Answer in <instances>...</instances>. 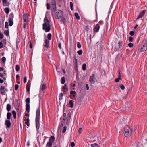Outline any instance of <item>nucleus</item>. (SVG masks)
Instances as JSON below:
<instances>
[{"label": "nucleus", "mask_w": 147, "mask_h": 147, "mask_svg": "<svg viewBox=\"0 0 147 147\" xmlns=\"http://www.w3.org/2000/svg\"><path fill=\"white\" fill-rule=\"evenodd\" d=\"M26 104H29L30 102V98H27L26 100Z\"/></svg>", "instance_id": "nucleus-36"}, {"label": "nucleus", "mask_w": 147, "mask_h": 147, "mask_svg": "<svg viewBox=\"0 0 147 147\" xmlns=\"http://www.w3.org/2000/svg\"><path fill=\"white\" fill-rule=\"evenodd\" d=\"M75 68L78 67L77 60L76 57H75Z\"/></svg>", "instance_id": "nucleus-39"}, {"label": "nucleus", "mask_w": 147, "mask_h": 147, "mask_svg": "<svg viewBox=\"0 0 147 147\" xmlns=\"http://www.w3.org/2000/svg\"><path fill=\"white\" fill-rule=\"evenodd\" d=\"M23 18L24 22L27 23L29 20V18L27 14H24L23 16Z\"/></svg>", "instance_id": "nucleus-9"}, {"label": "nucleus", "mask_w": 147, "mask_h": 147, "mask_svg": "<svg viewBox=\"0 0 147 147\" xmlns=\"http://www.w3.org/2000/svg\"><path fill=\"white\" fill-rule=\"evenodd\" d=\"M55 139V138L54 136H51L50 137L49 139V142H52L54 141Z\"/></svg>", "instance_id": "nucleus-20"}, {"label": "nucleus", "mask_w": 147, "mask_h": 147, "mask_svg": "<svg viewBox=\"0 0 147 147\" xmlns=\"http://www.w3.org/2000/svg\"><path fill=\"white\" fill-rule=\"evenodd\" d=\"M11 116V113L10 112H8L7 114V120H10Z\"/></svg>", "instance_id": "nucleus-22"}, {"label": "nucleus", "mask_w": 147, "mask_h": 147, "mask_svg": "<svg viewBox=\"0 0 147 147\" xmlns=\"http://www.w3.org/2000/svg\"><path fill=\"white\" fill-rule=\"evenodd\" d=\"M9 25L10 26H12L13 24V20H9Z\"/></svg>", "instance_id": "nucleus-32"}, {"label": "nucleus", "mask_w": 147, "mask_h": 147, "mask_svg": "<svg viewBox=\"0 0 147 147\" xmlns=\"http://www.w3.org/2000/svg\"><path fill=\"white\" fill-rule=\"evenodd\" d=\"M51 4L53 7L51 9V11L52 12L55 11L56 9V2L55 0H52L51 2Z\"/></svg>", "instance_id": "nucleus-5"}, {"label": "nucleus", "mask_w": 147, "mask_h": 147, "mask_svg": "<svg viewBox=\"0 0 147 147\" xmlns=\"http://www.w3.org/2000/svg\"><path fill=\"white\" fill-rule=\"evenodd\" d=\"M128 46L129 47H132L133 46V43H129L128 44Z\"/></svg>", "instance_id": "nucleus-51"}, {"label": "nucleus", "mask_w": 147, "mask_h": 147, "mask_svg": "<svg viewBox=\"0 0 147 147\" xmlns=\"http://www.w3.org/2000/svg\"><path fill=\"white\" fill-rule=\"evenodd\" d=\"M100 28V26L99 25V24H97L94 27V32L96 33L98 32Z\"/></svg>", "instance_id": "nucleus-11"}, {"label": "nucleus", "mask_w": 147, "mask_h": 147, "mask_svg": "<svg viewBox=\"0 0 147 147\" xmlns=\"http://www.w3.org/2000/svg\"><path fill=\"white\" fill-rule=\"evenodd\" d=\"M44 23L43 24V29L45 32H49L51 30V26L48 20L45 17L44 19Z\"/></svg>", "instance_id": "nucleus-1"}, {"label": "nucleus", "mask_w": 147, "mask_h": 147, "mask_svg": "<svg viewBox=\"0 0 147 147\" xmlns=\"http://www.w3.org/2000/svg\"><path fill=\"white\" fill-rule=\"evenodd\" d=\"M12 114L13 115L14 119H16V115L15 111L14 110H13L12 111Z\"/></svg>", "instance_id": "nucleus-35"}, {"label": "nucleus", "mask_w": 147, "mask_h": 147, "mask_svg": "<svg viewBox=\"0 0 147 147\" xmlns=\"http://www.w3.org/2000/svg\"><path fill=\"white\" fill-rule=\"evenodd\" d=\"M29 47H30V48L31 49L32 48V47H33L32 44V43L31 41H30V43Z\"/></svg>", "instance_id": "nucleus-64"}, {"label": "nucleus", "mask_w": 147, "mask_h": 147, "mask_svg": "<svg viewBox=\"0 0 147 147\" xmlns=\"http://www.w3.org/2000/svg\"><path fill=\"white\" fill-rule=\"evenodd\" d=\"M61 81L62 84H64L65 81V77H63L61 78Z\"/></svg>", "instance_id": "nucleus-17"}, {"label": "nucleus", "mask_w": 147, "mask_h": 147, "mask_svg": "<svg viewBox=\"0 0 147 147\" xmlns=\"http://www.w3.org/2000/svg\"><path fill=\"white\" fill-rule=\"evenodd\" d=\"M71 113H70V112H69L68 113V114L67 115V119H68L67 121H68L69 119V120H70V119L71 118Z\"/></svg>", "instance_id": "nucleus-40"}, {"label": "nucleus", "mask_w": 147, "mask_h": 147, "mask_svg": "<svg viewBox=\"0 0 147 147\" xmlns=\"http://www.w3.org/2000/svg\"><path fill=\"white\" fill-rule=\"evenodd\" d=\"M134 34V31H131L130 32V34L131 36H133Z\"/></svg>", "instance_id": "nucleus-59"}, {"label": "nucleus", "mask_w": 147, "mask_h": 147, "mask_svg": "<svg viewBox=\"0 0 147 147\" xmlns=\"http://www.w3.org/2000/svg\"><path fill=\"white\" fill-rule=\"evenodd\" d=\"M63 89H66L67 91L68 90V87L67 85L66 84H64V86L63 87Z\"/></svg>", "instance_id": "nucleus-41"}, {"label": "nucleus", "mask_w": 147, "mask_h": 147, "mask_svg": "<svg viewBox=\"0 0 147 147\" xmlns=\"http://www.w3.org/2000/svg\"><path fill=\"white\" fill-rule=\"evenodd\" d=\"M3 38V35L2 33H0V40Z\"/></svg>", "instance_id": "nucleus-52"}, {"label": "nucleus", "mask_w": 147, "mask_h": 147, "mask_svg": "<svg viewBox=\"0 0 147 147\" xmlns=\"http://www.w3.org/2000/svg\"><path fill=\"white\" fill-rule=\"evenodd\" d=\"M77 47L78 48H80L81 47V45L79 42H77Z\"/></svg>", "instance_id": "nucleus-46"}, {"label": "nucleus", "mask_w": 147, "mask_h": 147, "mask_svg": "<svg viewBox=\"0 0 147 147\" xmlns=\"http://www.w3.org/2000/svg\"><path fill=\"white\" fill-rule=\"evenodd\" d=\"M74 15L76 18L77 20H79L80 19V16L77 13H75Z\"/></svg>", "instance_id": "nucleus-26"}, {"label": "nucleus", "mask_w": 147, "mask_h": 147, "mask_svg": "<svg viewBox=\"0 0 147 147\" xmlns=\"http://www.w3.org/2000/svg\"><path fill=\"white\" fill-rule=\"evenodd\" d=\"M47 8V9L49 10L50 8V4L49 3H47L46 4Z\"/></svg>", "instance_id": "nucleus-44"}, {"label": "nucleus", "mask_w": 147, "mask_h": 147, "mask_svg": "<svg viewBox=\"0 0 147 147\" xmlns=\"http://www.w3.org/2000/svg\"><path fill=\"white\" fill-rule=\"evenodd\" d=\"M16 70V71L18 72L20 69V67L18 65H17L15 67Z\"/></svg>", "instance_id": "nucleus-28"}, {"label": "nucleus", "mask_w": 147, "mask_h": 147, "mask_svg": "<svg viewBox=\"0 0 147 147\" xmlns=\"http://www.w3.org/2000/svg\"><path fill=\"white\" fill-rule=\"evenodd\" d=\"M146 11V10H144L142 11H141L140 13L139 14L136 20H137L138 19H139L140 18H142V17L144 16L145 14Z\"/></svg>", "instance_id": "nucleus-7"}, {"label": "nucleus", "mask_w": 147, "mask_h": 147, "mask_svg": "<svg viewBox=\"0 0 147 147\" xmlns=\"http://www.w3.org/2000/svg\"><path fill=\"white\" fill-rule=\"evenodd\" d=\"M6 13L8 14L9 12V9L8 7L5 8V9Z\"/></svg>", "instance_id": "nucleus-34"}, {"label": "nucleus", "mask_w": 147, "mask_h": 147, "mask_svg": "<svg viewBox=\"0 0 147 147\" xmlns=\"http://www.w3.org/2000/svg\"><path fill=\"white\" fill-rule=\"evenodd\" d=\"M14 106L15 107H17L19 106L18 101L17 99L15 100Z\"/></svg>", "instance_id": "nucleus-15"}, {"label": "nucleus", "mask_w": 147, "mask_h": 147, "mask_svg": "<svg viewBox=\"0 0 147 147\" xmlns=\"http://www.w3.org/2000/svg\"><path fill=\"white\" fill-rule=\"evenodd\" d=\"M96 79L95 74H93L92 75L90 76L89 81L91 84H94L95 82Z\"/></svg>", "instance_id": "nucleus-6"}, {"label": "nucleus", "mask_w": 147, "mask_h": 147, "mask_svg": "<svg viewBox=\"0 0 147 147\" xmlns=\"http://www.w3.org/2000/svg\"><path fill=\"white\" fill-rule=\"evenodd\" d=\"M147 49V45L145 44L143 45V47H141L139 50V52H142L145 51Z\"/></svg>", "instance_id": "nucleus-8"}, {"label": "nucleus", "mask_w": 147, "mask_h": 147, "mask_svg": "<svg viewBox=\"0 0 147 147\" xmlns=\"http://www.w3.org/2000/svg\"><path fill=\"white\" fill-rule=\"evenodd\" d=\"M63 94L62 93H61L59 94V100H61L62 99V98H63L62 97H63Z\"/></svg>", "instance_id": "nucleus-25"}, {"label": "nucleus", "mask_w": 147, "mask_h": 147, "mask_svg": "<svg viewBox=\"0 0 147 147\" xmlns=\"http://www.w3.org/2000/svg\"><path fill=\"white\" fill-rule=\"evenodd\" d=\"M3 47V44L2 42H0V49Z\"/></svg>", "instance_id": "nucleus-60"}, {"label": "nucleus", "mask_w": 147, "mask_h": 147, "mask_svg": "<svg viewBox=\"0 0 147 147\" xmlns=\"http://www.w3.org/2000/svg\"><path fill=\"white\" fill-rule=\"evenodd\" d=\"M132 134V130L131 128L127 126L125 127L124 131V135L126 137H129Z\"/></svg>", "instance_id": "nucleus-3"}, {"label": "nucleus", "mask_w": 147, "mask_h": 147, "mask_svg": "<svg viewBox=\"0 0 147 147\" xmlns=\"http://www.w3.org/2000/svg\"><path fill=\"white\" fill-rule=\"evenodd\" d=\"M14 16L13 13H11L9 16V20H13Z\"/></svg>", "instance_id": "nucleus-16"}, {"label": "nucleus", "mask_w": 147, "mask_h": 147, "mask_svg": "<svg viewBox=\"0 0 147 147\" xmlns=\"http://www.w3.org/2000/svg\"><path fill=\"white\" fill-rule=\"evenodd\" d=\"M51 34L50 33H49L47 35V38L48 39V40H49V41L51 39Z\"/></svg>", "instance_id": "nucleus-33"}, {"label": "nucleus", "mask_w": 147, "mask_h": 147, "mask_svg": "<svg viewBox=\"0 0 147 147\" xmlns=\"http://www.w3.org/2000/svg\"><path fill=\"white\" fill-rule=\"evenodd\" d=\"M2 61L3 62L5 63L6 60V58L5 57H3L2 59H1Z\"/></svg>", "instance_id": "nucleus-49"}, {"label": "nucleus", "mask_w": 147, "mask_h": 147, "mask_svg": "<svg viewBox=\"0 0 147 147\" xmlns=\"http://www.w3.org/2000/svg\"><path fill=\"white\" fill-rule=\"evenodd\" d=\"M55 18L57 19H59L63 17V12L61 10H59L55 13Z\"/></svg>", "instance_id": "nucleus-4"}, {"label": "nucleus", "mask_w": 147, "mask_h": 147, "mask_svg": "<svg viewBox=\"0 0 147 147\" xmlns=\"http://www.w3.org/2000/svg\"><path fill=\"white\" fill-rule=\"evenodd\" d=\"M11 106L10 104H7V105L6 109L9 112L10 111L11 109Z\"/></svg>", "instance_id": "nucleus-19"}, {"label": "nucleus", "mask_w": 147, "mask_h": 147, "mask_svg": "<svg viewBox=\"0 0 147 147\" xmlns=\"http://www.w3.org/2000/svg\"><path fill=\"white\" fill-rule=\"evenodd\" d=\"M5 89V87L4 86H1L0 90H1H1H4Z\"/></svg>", "instance_id": "nucleus-62"}, {"label": "nucleus", "mask_w": 147, "mask_h": 147, "mask_svg": "<svg viewBox=\"0 0 147 147\" xmlns=\"http://www.w3.org/2000/svg\"><path fill=\"white\" fill-rule=\"evenodd\" d=\"M71 9V10H73L74 9H73V4L72 2H71L70 3Z\"/></svg>", "instance_id": "nucleus-43"}, {"label": "nucleus", "mask_w": 147, "mask_h": 147, "mask_svg": "<svg viewBox=\"0 0 147 147\" xmlns=\"http://www.w3.org/2000/svg\"><path fill=\"white\" fill-rule=\"evenodd\" d=\"M121 78H119V77H118V78H116L115 79V82L116 83L118 82H119V80H121Z\"/></svg>", "instance_id": "nucleus-54"}, {"label": "nucleus", "mask_w": 147, "mask_h": 147, "mask_svg": "<svg viewBox=\"0 0 147 147\" xmlns=\"http://www.w3.org/2000/svg\"><path fill=\"white\" fill-rule=\"evenodd\" d=\"M90 26H86V27L85 30L86 31H88L89 30Z\"/></svg>", "instance_id": "nucleus-61"}, {"label": "nucleus", "mask_w": 147, "mask_h": 147, "mask_svg": "<svg viewBox=\"0 0 147 147\" xmlns=\"http://www.w3.org/2000/svg\"><path fill=\"white\" fill-rule=\"evenodd\" d=\"M52 145V142H48L47 144L46 145V147H51Z\"/></svg>", "instance_id": "nucleus-23"}, {"label": "nucleus", "mask_w": 147, "mask_h": 147, "mask_svg": "<svg viewBox=\"0 0 147 147\" xmlns=\"http://www.w3.org/2000/svg\"><path fill=\"white\" fill-rule=\"evenodd\" d=\"M61 18V21L64 24H65L66 22V19L64 17H62Z\"/></svg>", "instance_id": "nucleus-31"}, {"label": "nucleus", "mask_w": 147, "mask_h": 147, "mask_svg": "<svg viewBox=\"0 0 147 147\" xmlns=\"http://www.w3.org/2000/svg\"><path fill=\"white\" fill-rule=\"evenodd\" d=\"M103 24V21H100L98 23V24H99V25L100 26L101 25H102Z\"/></svg>", "instance_id": "nucleus-58"}, {"label": "nucleus", "mask_w": 147, "mask_h": 147, "mask_svg": "<svg viewBox=\"0 0 147 147\" xmlns=\"http://www.w3.org/2000/svg\"><path fill=\"white\" fill-rule=\"evenodd\" d=\"M120 87L122 90H124L125 88L123 84H121L120 86Z\"/></svg>", "instance_id": "nucleus-56"}, {"label": "nucleus", "mask_w": 147, "mask_h": 147, "mask_svg": "<svg viewBox=\"0 0 147 147\" xmlns=\"http://www.w3.org/2000/svg\"><path fill=\"white\" fill-rule=\"evenodd\" d=\"M45 44L43 45L45 47H46L47 48L48 47H49V41L47 39H46L45 40Z\"/></svg>", "instance_id": "nucleus-12"}, {"label": "nucleus", "mask_w": 147, "mask_h": 147, "mask_svg": "<svg viewBox=\"0 0 147 147\" xmlns=\"http://www.w3.org/2000/svg\"><path fill=\"white\" fill-rule=\"evenodd\" d=\"M75 146V144L74 142H71V146L72 147H74Z\"/></svg>", "instance_id": "nucleus-57"}, {"label": "nucleus", "mask_w": 147, "mask_h": 147, "mask_svg": "<svg viewBox=\"0 0 147 147\" xmlns=\"http://www.w3.org/2000/svg\"><path fill=\"white\" fill-rule=\"evenodd\" d=\"M138 146L137 144H132L129 147H138Z\"/></svg>", "instance_id": "nucleus-45"}, {"label": "nucleus", "mask_w": 147, "mask_h": 147, "mask_svg": "<svg viewBox=\"0 0 147 147\" xmlns=\"http://www.w3.org/2000/svg\"><path fill=\"white\" fill-rule=\"evenodd\" d=\"M5 124L7 128H10L11 125V123L10 120H6L5 121Z\"/></svg>", "instance_id": "nucleus-10"}, {"label": "nucleus", "mask_w": 147, "mask_h": 147, "mask_svg": "<svg viewBox=\"0 0 147 147\" xmlns=\"http://www.w3.org/2000/svg\"><path fill=\"white\" fill-rule=\"evenodd\" d=\"M5 28L7 29H8L9 27V25L8 22H5Z\"/></svg>", "instance_id": "nucleus-48"}, {"label": "nucleus", "mask_w": 147, "mask_h": 147, "mask_svg": "<svg viewBox=\"0 0 147 147\" xmlns=\"http://www.w3.org/2000/svg\"><path fill=\"white\" fill-rule=\"evenodd\" d=\"M118 43L119 44V48H121L123 45V41L122 40H120L118 42Z\"/></svg>", "instance_id": "nucleus-27"}, {"label": "nucleus", "mask_w": 147, "mask_h": 147, "mask_svg": "<svg viewBox=\"0 0 147 147\" xmlns=\"http://www.w3.org/2000/svg\"><path fill=\"white\" fill-rule=\"evenodd\" d=\"M70 94L71 95H73V97H75L76 96V92L75 91H73L72 90L71 91Z\"/></svg>", "instance_id": "nucleus-24"}, {"label": "nucleus", "mask_w": 147, "mask_h": 147, "mask_svg": "<svg viewBox=\"0 0 147 147\" xmlns=\"http://www.w3.org/2000/svg\"><path fill=\"white\" fill-rule=\"evenodd\" d=\"M40 108L39 106V108L36 111V117L35 121L36 123V128L37 130H38L40 127L39 119L40 117Z\"/></svg>", "instance_id": "nucleus-2"}, {"label": "nucleus", "mask_w": 147, "mask_h": 147, "mask_svg": "<svg viewBox=\"0 0 147 147\" xmlns=\"http://www.w3.org/2000/svg\"><path fill=\"white\" fill-rule=\"evenodd\" d=\"M29 121V118H27L26 119V121H25L24 123L28 127L30 126Z\"/></svg>", "instance_id": "nucleus-21"}, {"label": "nucleus", "mask_w": 147, "mask_h": 147, "mask_svg": "<svg viewBox=\"0 0 147 147\" xmlns=\"http://www.w3.org/2000/svg\"><path fill=\"white\" fill-rule=\"evenodd\" d=\"M30 104H26V111L28 113L30 111Z\"/></svg>", "instance_id": "nucleus-14"}, {"label": "nucleus", "mask_w": 147, "mask_h": 147, "mask_svg": "<svg viewBox=\"0 0 147 147\" xmlns=\"http://www.w3.org/2000/svg\"><path fill=\"white\" fill-rule=\"evenodd\" d=\"M1 94L3 95H4L5 94V91L4 90H0Z\"/></svg>", "instance_id": "nucleus-63"}, {"label": "nucleus", "mask_w": 147, "mask_h": 147, "mask_svg": "<svg viewBox=\"0 0 147 147\" xmlns=\"http://www.w3.org/2000/svg\"><path fill=\"white\" fill-rule=\"evenodd\" d=\"M4 33L7 36H9V32L8 30H5L4 32Z\"/></svg>", "instance_id": "nucleus-29"}, {"label": "nucleus", "mask_w": 147, "mask_h": 147, "mask_svg": "<svg viewBox=\"0 0 147 147\" xmlns=\"http://www.w3.org/2000/svg\"><path fill=\"white\" fill-rule=\"evenodd\" d=\"M92 147H98V145L96 143H94L91 144Z\"/></svg>", "instance_id": "nucleus-38"}, {"label": "nucleus", "mask_w": 147, "mask_h": 147, "mask_svg": "<svg viewBox=\"0 0 147 147\" xmlns=\"http://www.w3.org/2000/svg\"><path fill=\"white\" fill-rule=\"evenodd\" d=\"M19 88V85L18 84H15V89L17 90Z\"/></svg>", "instance_id": "nucleus-53"}, {"label": "nucleus", "mask_w": 147, "mask_h": 147, "mask_svg": "<svg viewBox=\"0 0 147 147\" xmlns=\"http://www.w3.org/2000/svg\"><path fill=\"white\" fill-rule=\"evenodd\" d=\"M77 53L78 55H80L82 54L83 51L82 50H80L78 51Z\"/></svg>", "instance_id": "nucleus-42"}, {"label": "nucleus", "mask_w": 147, "mask_h": 147, "mask_svg": "<svg viewBox=\"0 0 147 147\" xmlns=\"http://www.w3.org/2000/svg\"><path fill=\"white\" fill-rule=\"evenodd\" d=\"M133 38L131 36H130L129 38V41L130 42H132L133 41Z\"/></svg>", "instance_id": "nucleus-50"}, {"label": "nucleus", "mask_w": 147, "mask_h": 147, "mask_svg": "<svg viewBox=\"0 0 147 147\" xmlns=\"http://www.w3.org/2000/svg\"><path fill=\"white\" fill-rule=\"evenodd\" d=\"M66 129H67V127L66 126L64 127H63V131H62V132L63 133H65L66 131Z\"/></svg>", "instance_id": "nucleus-47"}, {"label": "nucleus", "mask_w": 147, "mask_h": 147, "mask_svg": "<svg viewBox=\"0 0 147 147\" xmlns=\"http://www.w3.org/2000/svg\"><path fill=\"white\" fill-rule=\"evenodd\" d=\"M26 80H27V78L26 76H24V83H25L26 82Z\"/></svg>", "instance_id": "nucleus-55"}, {"label": "nucleus", "mask_w": 147, "mask_h": 147, "mask_svg": "<svg viewBox=\"0 0 147 147\" xmlns=\"http://www.w3.org/2000/svg\"><path fill=\"white\" fill-rule=\"evenodd\" d=\"M46 84H43L41 87V89L42 91H43L46 88Z\"/></svg>", "instance_id": "nucleus-30"}, {"label": "nucleus", "mask_w": 147, "mask_h": 147, "mask_svg": "<svg viewBox=\"0 0 147 147\" xmlns=\"http://www.w3.org/2000/svg\"><path fill=\"white\" fill-rule=\"evenodd\" d=\"M74 101L72 100H70L69 102V104L70 105V107L71 108H73L74 107Z\"/></svg>", "instance_id": "nucleus-18"}, {"label": "nucleus", "mask_w": 147, "mask_h": 147, "mask_svg": "<svg viewBox=\"0 0 147 147\" xmlns=\"http://www.w3.org/2000/svg\"><path fill=\"white\" fill-rule=\"evenodd\" d=\"M86 65L85 63L84 64L82 65V69L83 71H85L86 69Z\"/></svg>", "instance_id": "nucleus-37"}, {"label": "nucleus", "mask_w": 147, "mask_h": 147, "mask_svg": "<svg viewBox=\"0 0 147 147\" xmlns=\"http://www.w3.org/2000/svg\"><path fill=\"white\" fill-rule=\"evenodd\" d=\"M2 3L4 6H8L9 4L7 0H2Z\"/></svg>", "instance_id": "nucleus-13"}]
</instances>
